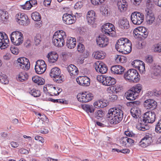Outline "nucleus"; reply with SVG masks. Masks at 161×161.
I'll return each mask as SVG.
<instances>
[{"label":"nucleus","mask_w":161,"mask_h":161,"mask_svg":"<svg viewBox=\"0 0 161 161\" xmlns=\"http://www.w3.org/2000/svg\"><path fill=\"white\" fill-rule=\"evenodd\" d=\"M148 13L149 12H148L146 16V19L147 23L149 25H151L153 23L155 18L153 14Z\"/></svg>","instance_id":"35"},{"label":"nucleus","mask_w":161,"mask_h":161,"mask_svg":"<svg viewBox=\"0 0 161 161\" xmlns=\"http://www.w3.org/2000/svg\"><path fill=\"white\" fill-rule=\"evenodd\" d=\"M94 66L96 71L101 74H104L107 71V67L103 62H97L95 64Z\"/></svg>","instance_id":"15"},{"label":"nucleus","mask_w":161,"mask_h":161,"mask_svg":"<svg viewBox=\"0 0 161 161\" xmlns=\"http://www.w3.org/2000/svg\"><path fill=\"white\" fill-rule=\"evenodd\" d=\"M115 47L119 52L125 54H128L131 51L132 44L127 38H121L117 41Z\"/></svg>","instance_id":"2"},{"label":"nucleus","mask_w":161,"mask_h":161,"mask_svg":"<svg viewBox=\"0 0 161 161\" xmlns=\"http://www.w3.org/2000/svg\"><path fill=\"white\" fill-rule=\"evenodd\" d=\"M84 49V47L83 44L81 43H79L77 46V50L80 53H83Z\"/></svg>","instance_id":"54"},{"label":"nucleus","mask_w":161,"mask_h":161,"mask_svg":"<svg viewBox=\"0 0 161 161\" xmlns=\"http://www.w3.org/2000/svg\"><path fill=\"white\" fill-rule=\"evenodd\" d=\"M125 96L127 100L132 101L134 100L137 97L131 89L125 93Z\"/></svg>","instance_id":"29"},{"label":"nucleus","mask_w":161,"mask_h":161,"mask_svg":"<svg viewBox=\"0 0 161 161\" xmlns=\"http://www.w3.org/2000/svg\"><path fill=\"white\" fill-rule=\"evenodd\" d=\"M95 17V13L94 11H89L86 15V19H88L92 17Z\"/></svg>","instance_id":"59"},{"label":"nucleus","mask_w":161,"mask_h":161,"mask_svg":"<svg viewBox=\"0 0 161 161\" xmlns=\"http://www.w3.org/2000/svg\"><path fill=\"white\" fill-rule=\"evenodd\" d=\"M10 50L11 53L17 55L19 53V50L18 49L15 47H11L10 48Z\"/></svg>","instance_id":"60"},{"label":"nucleus","mask_w":161,"mask_h":161,"mask_svg":"<svg viewBox=\"0 0 161 161\" xmlns=\"http://www.w3.org/2000/svg\"><path fill=\"white\" fill-rule=\"evenodd\" d=\"M154 95L156 97H159L161 95V90H155L153 91Z\"/></svg>","instance_id":"64"},{"label":"nucleus","mask_w":161,"mask_h":161,"mask_svg":"<svg viewBox=\"0 0 161 161\" xmlns=\"http://www.w3.org/2000/svg\"><path fill=\"white\" fill-rule=\"evenodd\" d=\"M119 11L121 12L125 11L127 9L128 4L125 0H119L117 3Z\"/></svg>","instance_id":"17"},{"label":"nucleus","mask_w":161,"mask_h":161,"mask_svg":"<svg viewBox=\"0 0 161 161\" xmlns=\"http://www.w3.org/2000/svg\"><path fill=\"white\" fill-rule=\"evenodd\" d=\"M105 75H98L97 77V80L100 83H102L104 85V78Z\"/></svg>","instance_id":"57"},{"label":"nucleus","mask_w":161,"mask_h":161,"mask_svg":"<svg viewBox=\"0 0 161 161\" xmlns=\"http://www.w3.org/2000/svg\"><path fill=\"white\" fill-rule=\"evenodd\" d=\"M128 137L127 136L123 137L120 139V143L123 146L126 145L128 146Z\"/></svg>","instance_id":"44"},{"label":"nucleus","mask_w":161,"mask_h":161,"mask_svg":"<svg viewBox=\"0 0 161 161\" xmlns=\"http://www.w3.org/2000/svg\"><path fill=\"white\" fill-rule=\"evenodd\" d=\"M83 109L89 114H93L94 111V107L92 105L85 104L82 106Z\"/></svg>","instance_id":"32"},{"label":"nucleus","mask_w":161,"mask_h":161,"mask_svg":"<svg viewBox=\"0 0 161 161\" xmlns=\"http://www.w3.org/2000/svg\"><path fill=\"white\" fill-rule=\"evenodd\" d=\"M143 64V62L139 60H136L133 61L131 63V64L133 67L137 68L141 64Z\"/></svg>","instance_id":"49"},{"label":"nucleus","mask_w":161,"mask_h":161,"mask_svg":"<svg viewBox=\"0 0 161 161\" xmlns=\"http://www.w3.org/2000/svg\"><path fill=\"white\" fill-rule=\"evenodd\" d=\"M155 130L158 133H161V119L158 122L155 127Z\"/></svg>","instance_id":"51"},{"label":"nucleus","mask_w":161,"mask_h":161,"mask_svg":"<svg viewBox=\"0 0 161 161\" xmlns=\"http://www.w3.org/2000/svg\"><path fill=\"white\" fill-rule=\"evenodd\" d=\"M152 49L154 52H161V45L159 44L154 45L152 47Z\"/></svg>","instance_id":"45"},{"label":"nucleus","mask_w":161,"mask_h":161,"mask_svg":"<svg viewBox=\"0 0 161 161\" xmlns=\"http://www.w3.org/2000/svg\"><path fill=\"white\" fill-rule=\"evenodd\" d=\"M111 71L114 74H121L124 72V68L120 65H116L111 67Z\"/></svg>","instance_id":"23"},{"label":"nucleus","mask_w":161,"mask_h":161,"mask_svg":"<svg viewBox=\"0 0 161 161\" xmlns=\"http://www.w3.org/2000/svg\"><path fill=\"white\" fill-rule=\"evenodd\" d=\"M123 117V111L118 108H112L108 112L107 117L110 119L111 124H116L121 122Z\"/></svg>","instance_id":"3"},{"label":"nucleus","mask_w":161,"mask_h":161,"mask_svg":"<svg viewBox=\"0 0 161 161\" xmlns=\"http://www.w3.org/2000/svg\"><path fill=\"white\" fill-rule=\"evenodd\" d=\"M29 93L34 97H38L41 95L40 91L34 88L30 89Z\"/></svg>","instance_id":"37"},{"label":"nucleus","mask_w":161,"mask_h":161,"mask_svg":"<svg viewBox=\"0 0 161 161\" xmlns=\"http://www.w3.org/2000/svg\"><path fill=\"white\" fill-rule=\"evenodd\" d=\"M115 83L116 80L114 78L105 75L104 81V85L110 86L115 84Z\"/></svg>","instance_id":"25"},{"label":"nucleus","mask_w":161,"mask_h":161,"mask_svg":"<svg viewBox=\"0 0 161 161\" xmlns=\"http://www.w3.org/2000/svg\"><path fill=\"white\" fill-rule=\"evenodd\" d=\"M93 55L94 56V57L96 59H102L105 57L106 54L103 51H98L94 52L93 54Z\"/></svg>","instance_id":"27"},{"label":"nucleus","mask_w":161,"mask_h":161,"mask_svg":"<svg viewBox=\"0 0 161 161\" xmlns=\"http://www.w3.org/2000/svg\"><path fill=\"white\" fill-rule=\"evenodd\" d=\"M67 70L71 76L77 75L78 74L79 71L77 68L74 64H71L69 65L67 67Z\"/></svg>","instance_id":"22"},{"label":"nucleus","mask_w":161,"mask_h":161,"mask_svg":"<svg viewBox=\"0 0 161 161\" xmlns=\"http://www.w3.org/2000/svg\"><path fill=\"white\" fill-rule=\"evenodd\" d=\"M0 82L4 84H7L8 83V80L7 76L5 74L2 73L0 74Z\"/></svg>","instance_id":"39"},{"label":"nucleus","mask_w":161,"mask_h":161,"mask_svg":"<svg viewBox=\"0 0 161 161\" xmlns=\"http://www.w3.org/2000/svg\"><path fill=\"white\" fill-rule=\"evenodd\" d=\"M107 91L109 92L117 93L119 91V88L116 86H111L107 88Z\"/></svg>","instance_id":"40"},{"label":"nucleus","mask_w":161,"mask_h":161,"mask_svg":"<svg viewBox=\"0 0 161 161\" xmlns=\"http://www.w3.org/2000/svg\"><path fill=\"white\" fill-rule=\"evenodd\" d=\"M156 119L155 113L152 111H147L144 115L142 120L136 125V128L140 130L145 131L149 129L147 124L153 123Z\"/></svg>","instance_id":"1"},{"label":"nucleus","mask_w":161,"mask_h":161,"mask_svg":"<svg viewBox=\"0 0 161 161\" xmlns=\"http://www.w3.org/2000/svg\"><path fill=\"white\" fill-rule=\"evenodd\" d=\"M125 78L130 81L137 82L140 79V76L137 70L134 69L129 70L124 75Z\"/></svg>","instance_id":"5"},{"label":"nucleus","mask_w":161,"mask_h":161,"mask_svg":"<svg viewBox=\"0 0 161 161\" xmlns=\"http://www.w3.org/2000/svg\"><path fill=\"white\" fill-rule=\"evenodd\" d=\"M76 43V39L75 38L69 37L67 38L66 45L68 48L71 49L75 47Z\"/></svg>","instance_id":"24"},{"label":"nucleus","mask_w":161,"mask_h":161,"mask_svg":"<svg viewBox=\"0 0 161 161\" xmlns=\"http://www.w3.org/2000/svg\"><path fill=\"white\" fill-rule=\"evenodd\" d=\"M124 133L125 135L128 136V137H134L135 135V134L132 131L129 130L125 131Z\"/></svg>","instance_id":"61"},{"label":"nucleus","mask_w":161,"mask_h":161,"mask_svg":"<svg viewBox=\"0 0 161 161\" xmlns=\"http://www.w3.org/2000/svg\"><path fill=\"white\" fill-rule=\"evenodd\" d=\"M157 102L153 99H148L145 100L144 103V107L147 109H153L156 108L157 106Z\"/></svg>","instance_id":"20"},{"label":"nucleus","mask_w":161,"mask_h":161,"mask_svg":"<svg viewBox=\"0 0 161 161\" xmlns=\"http://www.w3.org/2000/svg\"><path fill=\"white\" fill-rule=\"evenodd\" d=\"M118 24L122 29H127L129 27V22L126 19H123L119 20Z\"/></svg>","instance_id":"26"},{"label":"nucleus","mask_w":161,"mask_h":161,"mask_svg":"<svg viewBox=\"0 0 161 161\" xmlns=\"http://www.w3.org/2000/svg\"><path fill=\"white\" fill-rule=\"evenodd\" d=\"M161 67L159 66H156L155 68L154 69L152 74L153 77L155 78L156 77L158 76L160 74L161 72Z\"/></svg>","instance_id":"41"},{"label":"nucleus","mask_w":161,"mask_h":161,"mask_svg":"<svg viewBox=\"0 0 161 161\" xmlns=\"http://www.w3.org/2000/svg\"><path fill=\"white\" fill-rule=\"evenodd\" d=\"M145 60L148 63H151L153 61L152 56L151 55H148L145 57Z\"/></svg>","instance_id":"62"},{"label":"nucleus","mask_w":161,"mask_h":161,"mask_svg":"<svg viewBox=\"0 0 161 161\" xmlns=\"http://www.w3.org/2000/svg\"><path fill=\"white\" fill-rule=\"evenodd\" d=\"M78 100L82 103H87L92 100L93 98L92 95L87 93L86 92L79 93L77 96Z\"/></svg>","instance_id":"11"},{"label":"nucleus","mask_w":161,"mask_h":161,"mask_svg":"<svg viewBox=\"0 0 161 161\" xmlns=\"http://www.w3.org/2000/svg\"><path fill=\"white\" fill-rule=\"evenodd\" d=\"M144 15L139 12H134L131 15V19L132 23L134 25H139L143 21Z\"/></svg>","instance_id":"9"},{"label":"nucleus","mask_w":161,"mask_h":161,"mask_svg":"<svg viewBox=\"0 0 161 161\" xmlns=\"http://www.w3.org/2000/svg\"><path fill=\"white\" fill-rule=\"evenodd\" d=\"M35 69L36 72L39 74H41L43 73L46 70V69L43 68L42 67L35 66Z\"/></svg>","instance_id":"48"},{"label":"nucleus","mask_w":161,"mask_h":161,"mask_svg":"<svg viewBox=\"0 0 161 161\" xmlns=\"http://www.w3.org/2000/svg\"><path fill=\"white\" fill-rule=\"evenodd\" d=\"M17 66L19 68L27 70L30 68V63L29 60L27 58H18L16 61Z\"/></svg>","instance_id":"8"},{"label":"nucleus","mask_w":161,"mask_h":161,"mask_svg":"<svg viewBox=\"0 0 161 161\" xmlns=\"http://www.w3.org/2000/svg\"><path fill=\"white\" fill-rule=\"evenodd\" d=\"M16 19L20 25L26 26L30 23L28 17L24 13H18L16 16Z\"/></svg>","instance_id":"10"},{"label":"nucleus","mask_w":161,"mask_h":161,"mask_svg":"<svg viewBox=\"0 0 161 161\" xmlns=\"http://www.w3.org/2000/svg\"><path fill=\"white\" fill-rule=\"evenodd\" d=\"M95 17H92L88 19H86V20L89 24L93 25L95 22Z\"/></svg>","instance_id":"63"},{"label":"nucleus","mask_w":161,"mask_h":161,"mask_svg":"<svg viewBox=\"0 0 161 161\" xmlns=\"http://www.w3.org/2000/svg\"><path fill=\"white\" fill-rule=\"evenodd\" d=\"M105 0H91L92 3L94 5H96L101 4Z\"/></svg>","instance_id":"55"},{"label":"nucleus","mask_w":161,"mask_h":161,"mask_svg":"<svg viewBox=\"0 0 161 161\" xmlns=\"http://www.w3.org/2000/svg\"><path fill=\"white\" fill-rule=\"evenodd\" d=\"M104 115V112L102 110H99L95 112L94 117L98 119L103 117Z\"/></svg>","instance_id":"42"},{"label":"nucleus","mask_w":161,"mask_h":161,"mask_svg":"<svg viewBox=\"0 0 161 161\" xmlns=\"http://www.w3.org/2000/svg\"><path fill=\"white\" fill-rule=\"evenodd\" d=\"M32 7V6L31 4V3L29 1L26 2L24 5H21V7L24 9L29 10Z\"/></svg>","instance_id":"50"},{"label":"nucleus","mask_w":161,"mask_h":161,"mask_svg":"<svg viewBox=\"0 0 161 161\" xmlns=\"http://www.w3.org/2000/svg\"><path fill=\"white\" fill-rule=\"evenodd\" d=\"M34 40L36 45L39 44L41 41V35L37 34L34 37Z\"/></svg>","instance_id":"52"},{"label":"nucleus","mask_w":161,"mask_h":161,"mask_svg":"<svg viewBox=\"0 0 161 161\" xmlns=\"http://www.w3.org/2000/svg\"><path fill=\"white\" fill-rule=\"evenodd\" d=\"M93 105L96 108H103L107 106V104L105 102L101 100L96 101L94 103Z\"/></svg>","instance_id":"33"},{"label":"nucleus","mask_w":161,"mask_h":161,"mask_svg":"<svg viewBox=\"0 0 161 161\" xmlns=\"http://www.w3.org/2000/svg\"><path fill=\"white\" fill-rule=\"evenodd\" d=\"M47 57L48 58V62L50 63H53L57 61L58 56L56 52L52 51L48 53Z\"/></svg>","instance_id":"21"},{"label":"nucleus","mask_w":161,"mask_h":161,"mask_svg":"<svg viewBox=\"0 0 161 161\" xmlns=\"http://www.w3.org/2000/svg\"><path fill=\"white\" fill-rule=\"evenodd\" d=\"M58 89V87H54L53 85L51 86L50 88L49 89L50 91V95L52 96L57 95V94H58V92H57Z\"/></svg>","instance_id":"43"},{"label":"nucleus","mask_w":161,"mask_h":161,"mask_svg":"<svg viewBox=\"0 0 161 161\" xmlns=\"http://www.w3.org/2000/svg\"><path fill=\"white\" fill-rule=\"evenodd\" d=\"M142 32H140L141 37L142 36L144 38H146L147 36L148 33V31L145 28H144Z\"/></svg>","instance_id":"53"},{"label":"nucleus","mask_w":161,"mask_h":161,"mask_svg":"<svg viewBox=\"0 0 161 161\" xmlns=\"http://www.w3.org/2000/svg\"><path fill=\"white\" fill-rule=\"evenodd\" d=\"M28 77V75L25 72H21L19 74L18 80L20 81L23 82L26 80Z\"/></svg>","instance_id":"34"},{"label":"nucleus","mask_w":161,"mask_h":161,"mask_svg":"<svg viewBox=\"0 0 161 161\" xmlns=\"http://www.w3.org/2000/svg\"><path fill=\"white\" fill-rule=\"evenodd\" d=\"M141 73H143L145 71V64L143 62V64H141L137 68Z\"/></svg>","instance_id":"56"},{"label":"nucleus","mask_w":161,"mask_h":161,"mask_svg":"<svg viewBox=\"0 0 161 161\" xmlns=\"http://www.w3.org/2000/svg\"><path fill=\"white\" fill-rule=\"evenodd\" d=\"M9 40L8 36L4 32H0V45L5 46V48L9 46Z\"/></svg>","instance_id":"18"},{"label":"nucleus","mask_w":161,"mask_h":161,"mask_svg":"<svg viewBox=\"0 0 161 161\" xmlns=\"http://www.w3.org/2000/svg\"><path fill=\"white\" fill-rule=\"evenodd\" d=\"M66 35L65 32L60 30L56 31L53 36L52 40L53 44L58 47H61L64 44V39Z\"/></svg>","instance_id":"4"},{"label":"nucleus","mask_w":161,"mask_h":161,"mask_svg":"<svg viewBox=\"0 0 161 161\" xmlns=\"http://www.w3.org/2000/svg\"><path fill=\"white\" fill-rule=\"evenodd\" d=\"M35 66L42 67L45 69H47V65L46 64L45 61L42 60H39L36 62Z\"/></svg>","instance_id":"47"},{"label":"nucleus","mask_w":161,"mask_h":161,"mask_svg":"<svg viewBox=\"0 0 161 161\" xmlns=\"http://www.w3.org/2000/svg\"><path fill=\"white\" fill-rule=\"evenodd\" d=\"M133 33L134 36L135 38L140 37V32L138 31L137 28L135 29L133 31Z\"/></svg>","instance_id":"58"},{"label":"nucleus","mask_w":161,"mask_h":161,"mask_svg":"<svg viewBox=\"0 0 161 161\" xmlns=\"http://www.w3.org/2000/svg\"><path fill=\"white\" fill-rule=\"evenodd\" d=\"M97 42L98 46L101 47L106 46L109 43V40L105 35L99 36L97 39Z\"/></svg>","instance_id":"14"},{"label":"nucleus","mask_w":161,"mask_h":161,"mask_svg":"<svg viewBox=\"0 0 161 161\" xmlns=\"http://www.w3.org/2000/svg\"><path fill=\"white\" fill-rule=\"evenodd\" d=\"M33 81L39 85L44 84L45 83V80L44 79L38 76H34L32 78Z\"/></svg>","instance_id":"31"},{"label":"nucleus","mask_w":161,"mask_h":161,"mask_svg":"<svg viewBox=\"0 0 161 161\" xmlns=\"http://www.w3.org/2000/svg\"><path fill=\"white\" fill-rule=\"evenodd\" d=\"M11 40L13 44L18 46L23 42L24 40L23 34L20 32L16 31L11 35Z\"/></svg>","instance_id":"6"},{"label":"nucleus","mask_w":161,"mask_h":161,"mask_svg":"<svg viewBox=\"0 0 161 161\" xmlns=\"http://www.w3.org/2000/svg\"><path fill=\"white\" fill-rule=\"evenodd\" d=\"M62 18L64 22L68 25H71L75 23L76 19L75 16L67 13L64 14Z\"/></svg>","instance_id":"13"},{"label":"nucleus","mask_w":161,"mask_h":161,"mask_svg":"<svg viewBox=\"0 0 161 161\" xmlns=\"http://www.w3.org/2000/svg\"><path fill=\"white\" fill-rule=\"evenodd\" d=\"M116 61L117 62L124 63H125L127 61V58L124 56L117 55L116 58Z\"/></svg>","instance_id":"46"},{"label":"nucleus","mask_w":161,"mask_h":161,"mask_svg":"<svg viewBox=\"0 0 161 161\" xmlns=\"http://www.w3.org/2000/svg\"><path fill=\"white\" fill-rule=\"evenodd\" d=\"M8 19V12L0 9V20L5 23Z\"/></svg>","instance_id":"28"},{"label":"nucleus","mask_w":161,"mask_h":161,"mask_svg":"<svg viewBox=\"0 0 161 161\" xmlns=\"http://www.w3.org/2000/svg\"><path fill=\"white\" fill-rule=\"evenodd\" d=\"M78 84L84 86H87L90 84V79L86 76H80L76 79Z\"/></svg>","instance_id":"19"},{"label":"nucleus","mask_w":161,"mask_h":161,"mask_svg":"<svg viewBox=\"0 0 161 161\" xmlns=\"http://www.w3.org/2000/svg\"><path fill=\"white\" fill-rule=\"evenodd\" d=\"M61 71L58 67H54L52 68L50 73V76L54 78L53 80L58 83H61L63 81L64 78L63 75H60Z\"/></svg>","instance_id":"7"},{"label":"nucleus","mask_w":161,"mask_h":161,"mask_svg":"<svg viewBox=\"0 0 161 161\" xmlns=\"http://www.w3.org/2000/svg\"><path fill=\"white\" fill-rule=\"evenodd\" d=\"M115 29L114 26L112 24L107 23L104 24L102 29L103 32L110 36L112 33L111 32L114 31Z\"/></svg>","instance_id":"16"},{"label":"nucleus","mask_w":161,"mask_h":161,"mask_svg":"<svg viewBox=\"0 0 161 161\" xmlns=\"http://www.w3.org/2000/svg\"><path fill=\"white\" fill-rule=\"evenodd\" d=\"M152 135L149 133L146 134L139 142V145L142 147H146L149 146L152 142Z\"/></svg>","instance_id":"12"},{"label":"nucleus","mask_w":161,"mask_h":161,"mask_svg":"<svg viewBox=\"0 0 161 161\" xmlns=\"http://www.w3.org/2000/svg\"><path fill=\"white\" fill-rule=\"evenodd\" d=\"M142 86L140 84H138L135 86L133 87L131 89V90L134 92V93L137 97L138 96V94L142 90Z\"/></svg>","instance_id":"36"},{"label":"nucleus","mask_w":161,"mask_h":161,"mask_svg":"<svg viewBox=\"0 0 161 161\" xmlns=\"http://www.w3.org/2000/svg\"><path fill=\"white\" fill-rule=\"evenodd\" d=\"M130 113L132 117L135 119L138 118L140 115V111L136 107H132L130 110Z\"/></svg>","instance_id":"30"},{"label":"nucleus","mask_w":161,"mask_h":161,"mask_svg":"<svg viewBox=\"0 0 161 161\" xmlns=\"http://www.w3.org/2000/svg\"><path fill=\"white\" fill-rule=\"evenodd\" d=\"M32 19L35 21H39L41 19V16L39 13L35 12L31 14Z\"/></svg>","instance_id":"38"}]
</instances>
